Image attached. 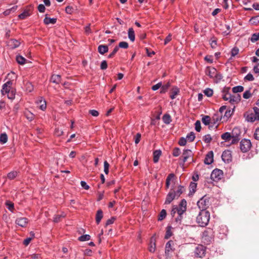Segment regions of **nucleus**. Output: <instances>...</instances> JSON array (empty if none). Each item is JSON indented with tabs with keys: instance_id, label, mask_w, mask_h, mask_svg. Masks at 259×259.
<instances>
[{
	"instance_id": "1",
	"label": "nucleus",
	"mask_w": 259,
	"mask_h": 259,
	"mask_svg": "<svg viewBox=\"0 0 259 259\" xmlns=\"http://www.w3.org/2000/svg\"><path fill=\"white\" fill-rule=\"evenodd\" d=\"M210 213L206 210H201L196 219V223L200 227H205L208 224Z\"/></svg>"
},
{
	"instance_id": "2",
	"label": "nucleus",
	"mask_w": 259,
	"mask_h": 259,
	"mask_svg": "<svg viewBox=\"0 0 259 259\" xmlns=\"http://www.w3.org/2000/svg\"><path fill=\"white\" fill-rule=\"evenodd\" d=\"M12 81L9 80L3 85L1 93L3 95L7 94L8 98L13 100L15 98L16 91L12 87Z\"/></svg>"
},
{
	"instance_id": "3",
	"label": "nucleus",
	"mask_w": 259,
	"mask_h": 259,
	"mask_svg": "<svg viewBox=\"0 0 259 259\" xmlns=\"http://www.w3.org/2000/svg\"><path fill=\"white\" fill-rule=\"evenodd\" d=\"M213 231L211 228L206 229L202 233V239L203 242L206 244H209L211 242L213 238Z\"/></svg>"
},
{
	"instance_id": "4",
	"label": "nucleus",
	"mask_w": 259,
	"mask_h": 259,
	"mask_svg": "<svg viewBox=\"0 0 259 259\" xmlns=\"http://www.w3.org/2000/svg\"><path fill=\"white\" fill-rule=\"evenodd\" d=\"M206 74L210 78H214L216 82L220 81L223 78L222 74L218 73L217 69L213 67H207L206 69Z\"/></svg>"
},
{
	"instance_id": "5",
	"label": "nucleus",
	"mask_w": 259,
	"mask_h": 259,
	"mask_svg": "<svg viewBox=\"0 0 259 259\" xmlns=\"http://www.w3.org/2000/svg\"><path fill=\"white\" fill-rule=\"evenodd\" d=\"M251 145V143L249 140L244 139L240 141L239 148L242 152L246 153L250 149Z\"/></svg>"
},
{
	"instance_id": "6",
	"label": "nucleus",
	"mask_w": 259,
	"mask_h": 259,
	"mask_svg": "<svg viewBox=\"0 0 259 259\" xmlns=\"http://www.w3.org/2000/svg\"><path fill=\"white\" fill-rule=\"evenodd\" d=\"M206 247L202 245H198L194 250V255L197 257L202 258L206 254Z\"/></svg>"
},
{
	"instance_id": "7",
	"label": "nucleus",
	"mask_w": 259,
	"mask_h": 259,
	"mask_svg": "<svg viewBox=\"0 0 259 259\" xmlns=\"http://www.w3.org/2000/svg\"><path fill=\"white\" fill-rule=\"evenodd\" d=\"M229 88H225L222 91V98L225 101H229L230 103H234L236 101L235 97L232 96L229 92Z\"/></svg>"
},
{
	"instance_id": "8",
	"label": "nucleus",
	"mask_w": 259,
	"mask_h": 259,
	"mask_svg": "<svg viewBox=\"0 0 259 259\" xmlns=\"http://www.w3.org/2000/svg\"><path fill=\"white\" fill-rule=\"evenodd\" d=\"M223 176V172L222 170L219 169H214L210 175L211 179L213 181H218L221 179Z\"/></svg>"
},
{
	"instance_id": "9",
	"label": "nucleus",
	"mask_w": 259,
	"mask_h": 259,
	"mask_svg": "<svg viewBox=\"0 0 259 259\" xmlns=\"http://www.w3.org/2000/svg\"><path fill=\"white\" fill-rule=\"evenodd\" d=\"M197 205L201 210H206L209 205V200L205 196L202 197L198 202Z\"/></svg>"
},
{
	"instance_id": "10",
	"label": "nucleus",
	"mask_w": 259,
	"mask_h": 259,
	"mask_svg": "<svg viewBox=\"0 0 259 259\" xmlns=\"http://www.w3.org/2000/svg\"><path fill=\"white\" fill-rule=\"evenodd\" d=\"M21 44L20 40L10 39L7 41V45L11 49H15L19 47Z\"/></svg>"
},
{
	"instance_id": "11",
	"label": "nucleus",
	"mask_w": 259,
	"mask_h": 259,
	"mask_svg": "<svg viewBox=\"0 0 259 259\" xmlns=\"http://www.w3.org/2000/svg\"><path fill=\"white\" fill-rule=\"evenodd\" d=\"M222 158L224 162L229 163L232 160L231 151L228 150L224 151L222 153Z\"/></svg>"
},
{
	"instance_id": "12",
	"label": "nucleus",
	"mask_w": 259,
	"mask_h": 259,
	"mask_svg": "<svg viewBox=\"0 0 259 259\" xmlns=\"http://www.w3.org/2000/svg\"><path fill=\"white\" fill-rule=\"evenodd\" d=\"M175 198H177L175 195V191L173 189H171L169 193L166 196V198L165 201V204H170L173 200Z\"/></svg>"
},
{
	"instance_id": "13",
	"label": "nucleus",
	"mask_w": 259,
	"mask_h": 259,
	"mask_svg": "<svg viewBox=\"0 0 259 259\" xmlns=\"http://www.w3.org/2000/svg\"><path fill=\"white\" fill-rule=\"evenodd\" d=\"M36 104L38 105L40 110L42 111L46 110L47 107L46 101L42 97L38 98L36 101Z\"/></svg>"
},
{
	"instance_id": "14",
	"label": "nucleus",
	"mask_w": 259,
	"mask_h": 259,
	"mask_svg": "<svg viewBox=\"0 0 259 259\" xmlns=\"http://www.w3.org/2000/svg\"><path fill=\"white\" fill-rule=\"evenodd\" d=\"M15 223L20 227H25L28 223V220L26 218H19L16 220Z\"/></svg>"
},
{
	"instance_id": "15",
	"label": "nucleus",
	"mask_w": 259,
	"mask_h": 259,
	"mask_svg": "<svg viewBox=\"0 0 259 259\" xmlns=\"http://www.w3.org/2000/svg\"><path fill=\"white\" fill-rule=\"evenodd\" d=\"M213 154L212 151L209 152L206 155L204 159V163L206 164H210L213 161Z\"/></svg>"
},
{
	"instance_id": "16",
	"label": "nucleus",
	"mask_w": 259,
	"mask_h": 259,
	"mask_svg": "<svg viewBox=\"0 0 259 259\" xmlns=\"http://www.w3.org/2000/svg\"><path fill=\"white\" fill-rule=\"evenodd\" d=\"M192 155V152L189 149H186L184 150L183 153V162H185L188 158Z\"/></svg>"
},
{
	"instance_id": "17",
	"label": "nucleus",
	"mask_w": 259,
	"mask_h": 259,
	"mask_svg": "<svg viewBox=\"0 0 259 259\" xmlns=\"http://www.w3.org/2000/svg\"><path fill=\"white\" fill-rule=\"evenodd\" d=\"M246 120L248 122H253L256 120L254 113H247L245 114Z\"/></svg>"
},
{
	"instance_id": "18",
	"label": "nucleus",
	"mask_w": 259,
	"mask_h": 259,
	"mask_svg": "<svg viewBox=\"0 0 259 259\" xmlns=\"http://www.w3.org/2000/svg\"><path fill=\"white\" fill-rule=\"evenodd\" d=\"M98 51L100 54L103 55L108 51V47L106 45H99L98 48Z\"/></svg>"
},
{
	"instance_id": "19",
	"label": "nucleus",
	"mask_w": 259,
	"mask_h": 259,
	"mask_svg": "<svg viewBox=\"0 0 259 259\" xmlns=\"http://www.w3.org/2000/svg\"><path fill=\"white\" fill-rule=\"evenodd\" d=\"M173 244V241L170 240L168 241L165 245V253L166 254L168 255L169 252L172 250L171 245Z\"/></svg>"
},
{
	"instance_id": "20",
	"label": "nucleus",
	"mask_w": 259,
	"mask_h": 259,
	"mask_svg": "<svg viewBox=\"0 0 259 259\" xmlns=\"http://www.w3.org/2000/svg\"><path fill=\"white\" fill-rule=\"evenodd\" d=\"M161 155V151L160 150H155L153 152V161L154 163H157Z\"/></svg>"
},
{
	"instance_id": "21",
	"label": "nucleus",
	"mask_w": 259,
	"mask_h": 259,
	"mask_svg": "<svg viewBox=\"0 0 259 259\" xmlns=\"http://www.w3.org/2000/svg\"><path fill=\"white\" fill-rule=\"evenodd\" d=\"M57 19L56 18H49L47 16L45 18L44 20V22L46 25H49L50 24H54L56 23Z\"/></svg>"
},
{
	"instance_id": "22",
	"label": "nucleus",
	"mask_w": 259,
	"mask_h": 259,
	"mask_svg": "<svg viewBox=\"0 0 259 259\" xmlns=\"http://www.w3.org/2000/svg\"><path fill=\"white\" fill-rule=\"evenodd\" d=\"M232 135L231 133L226 132L221 135V138L225 142L229 141L231 140Z\"/></svg>"
},
{
	"instance_id": "23",
	"label": "nucleus",
	"mask_w": 259,
	"mask_h": 259,
	"mask_svg": "<svg viewBox=\"0 0 259 259\" xmlns=\"http://www.w3.org/2000/svg\"><path fill=\"white\" fill-rule=\"evenodd\" d=\"M128 38L132 41H134L135 39V31L133 28H130L128 30Z\"/></svg>"
},
{
	"instance_id": "24",
	"label": "nucleus",
	"mask_w": 259,
	"mask_h": 259,
	"mask_svg": "<svg viewBox=\"0 0 259 259\" xmlns=\"http://www.w3.org/2000/svg\"><path fill=\"white\" fill-rule=\"evenodd\" d=\"M103 211L102 210L99 209L97 211L96 215V221L97 224H99L103 218Z\"/></svg>"
},
{
	"instance_id": "25",
	"label": "nucleus",
	"mask_w": 259,
	"mask_h": 259,
	"mask_svg": "<svg viewBox=\"0 0 259 259\" xmlns=\"http://www.w3.org/2000/svg\"><path fill=\"white\" fill-rule=\"evenodd\" d=\"M51 80L53 83L59 84L61 82V76L58 74H53Z\"/></svg>"
},
{
	"instance_id": "26",
	"label": "nucleus",
	"mask_w": 259,
	"mask_h": 259,
	"mask_svg": "<svg viewBox=\"0 0 259 259\" xmlns=\"http://www.w3.org/2000/svg\"><path fill=\"white\" fill-rule=\"evenodd\" d=\"M180 92L179 89L177 87L173 88L170 93V97L171 99L176 98Z\"/></svg>"
},
{
	"instance_id": "27",
	"label": "nucleus",
	"mask_w": 259,
	"mask_h": 259,
	"mask_svg": "<svg viewBox=\"0 0 259 259\" xmlns=\"http://www.w3.org/2000/svg\"><path fill=\"white\" fill-rule=\"evenodd\" d=\"M162 120L166 124H169L171 122V118L169 114H165L162 116Z\"/></svg>"
},
{
	"instance_id": "28",
	"label": "nucleus",
	"mask_w": 259,
	"mask_h": 259,
	"mask_svg": "<svg viewBox=\"0 0 259 259\" xmlns=\"http://www.w3.org/2000/svg\"><path fill=\"white\" fill-rule=\"evenodd\" d=\"M16 60L19 64L24 65L25 63L26 59L21 55H18L16 57Z\"/></svg>"
},
{
	"instance_id": "29",
	"label": "nucleus",
	"mask_w": 259,
	"mask_h": 259,
	"mask_svg": "<svg viewBox=\"0 0 259 259\" xmlns=\"http://www.w3.org/2000/svg\"><path fill=\"white\" fill-rule=\"evenodd\" d=\"M232 137H236L239 138L241 132L238 127H235L233 129L232 133H231Z\"/></svg>"
},
{
	"instance_id": "30",
	"label": "nucleus",
	"mask_w": 259,
	"mask_h": 259,
	"mask_svg": "<svg viewBox=\"0 0 259 259\" xmlns=\"http://www.w3.org/2000/svg\"><path fill=\"white\" fill-rule=\"evenodd\" d=\"M184 187L182 186H179L178 187V190L176 191H175V195L178 198L184 192Z\"/></svg>"
},
{
	"instance_id": "31",
	"label": "nucleus",
	"mask_w": 259,
	"mask_h": 259,
	"mask_svg": "<svg viewBox=\"0 0 259 259\" xmlns=\"http://www.w3.org/2000/svg\"><path fill=\"white\" fill-rule=\"evenodd\" d=\"M25 116L29 121H32L34 118V115L29 111H26L24 113Z\"/></svg>"
},
{
	"instance_id": "32",
	"label": "nucleus",
	"mask_w": 259,
	"mask_h": 259,
	"mask_svg": "<svg viewBox=\"0 0 259 259\" xmlns=\"http://www.w3.org/2000/svg\"><path fill=\"white\" fill-rule=\"evenodd\" d=\"M65 214L62 212L61 214H56L54 217L53 221L55 223H58L61 221V218H64Z\"/></svg>"
},
{
	"instance_id": "33",
	"label": "nucleus",
	"mask_w": 259,
	"mask_h": 259,
	"mask_svg": "<svg viewBox=\"0 0 259 259\" xmlns=\"http://www.w3.org/2000/svg\"><path fill=\"white\" fill-rule=\"evenodd\" d=\"M175 177V175L174 174H170L168 175V176L167 177L166 179V189H168L170 185V182L172 179H174Z\"/></svg>"
},
{
	"instance_id": "34",
	"label": "nucleus",
	"mask_w": 259,
	"mask_h": 259,
	"mask_svg": "<svg viewBox=\"0 0 259 259\" xmlns=\"http://www.w3.org/2000/svg\"><path fill=\"white\" fill-rule=\"evenodd\" d=\"M202 122L206 125H209L211 123L210 117L208 115L204 116L202 118Z\"/></svg>"
},
{
	"instance_id": "35",
	"label": "nucleus",
	"mask_w": 259,
	"mask_h": 259,
	"mask_svg": "<svg viewBox=\"0 0 259 259\" xmlns=\"http://www.w3.org/2000/svg\"><path fill=\"white\" fill-rule=\"evenodd\" d=\"M244 90L243 87L241 85H237L232 88V92L234 93H240Z\"/></svg>"
},
{
	"instance_id": "36",
	"label": "nucleus",
	"mask_w": 259,
	"mask_h": 259,
	"mask_svg": "<svg viewBox=\"0 0 259 259\" xmlns=\"http://www.w3.org/2000/svg\"><path fill=\"white\" fill-rule=\"evenodd\" d=\"M8 141V136L6 133H3L0 135V143L5 144Z\"/></svg>"
},
{
	"instance_id": "37",
	"label": "nucleus",
	"mask_w": 259,
	"mask_h": 259,
	"mask_svg": "<svg viewBox=\"0 0 259 259\" xmlns=\"http://www.w3.org/2000/svg\"><path fill=\"white\" fill-rule=\"evenodd\" d=\"M18 175V172L16 171H12L9 172L8 175V178L11 180L14 179L17 177Z\"/></svg>"
},
{
	"instance_id": "38",
	"label": "nucleus",
	"mask_w": 259,
	"mask_h": 259,
	"mask_svg": "<svg viewBox=\"0 0 259 259\" xmlns=\"http://www.w3.org/2000/svg\"><path fill=\"white\" fill-rule=\"evenodd\" d=\"M195 135L194 132H190L187 134L186 136V139H187L189 142H193L195 139Z\"/></svg>"
},
{
	"instance_id": "39",
	"label": "nucleus",
	"mask_w": 259,
	"mask_h": 259,
	"mask_svg": "<svg viewBox=\"0 0 259 259\" xmlns=\"http://www.w3.org/2000/svg\"><path fill=\"white\" fill-rule=\"evenodd\" d=\"M169 87H170V84L168 82L163 85H161V87H160L161 88L160 93H161V94L165 93L167 91V90L168 89Z\"/></svg>"
},
{
	"instance_id": "40",
	"label": "nucleus",
	"mask_w": 259,
	"mask_h": 259,
	"mask_svg": "<svg viewBox=\"0 0 259 259\" xmlns=\"http://www.w3.org/2000/svg\"><path fill=\"white\" fill-rule=\"evenodd\" d=\"M91 239V236L88 234H85L80 236L78 238V240L80 241H88Z\"/></svg>"
},
{
	"instance_id": "41",
	"label": "nucleus",
	"mask_w": 259,
	"mask_h": 259,
	"mask_svg": "<svg viewBox=\"0 0 259 259\" xmlns=\"http://www.w3.org/2000/svg\"><path fill=\"white\" fill-rule=\"evenodd\" d=\"M172 235V232L171 231V227L168 226L166 228V231L165 235V238L168 239Z\"/></svg>"
},
{
	"instance_id": "42",
	"label": "nucleus",
	"mask_w": 259,
	"mask_h": 259,
	"mask_svg": "<svg viewBox=\"0 0 259 259\" xmlns=\"http://www.w3.org/2000/svg\"><path fill=\"white\" fill-rule=\"evenodd\" d=\"M203 93L207 97H211L213 95V90L210 88H207L204 90Z\"/></svg>"
},
{
	"instance_id": "43",
	"label": "nucleus",
	"mask_w": 259,
	"mask_h": 259,
	"mask_svg": "<svg viewBox=\"0 0 259 259\" xmlns=\"http://www.w3.org/2000/svg\"><path fill=\"white\" fill-rule=\"evenodd\" d=\"M166 215V211L165 209H162L158 217V221H162L163 220Z\"/></svg>"
},
{
	"instance_id": "44",
	"label": "nucleus",
	"mask_w": 259,
	"mask_h": 259,
	"mask_svg": "<svg viewBox=\"0 0 259 259\" xmlns=\"http://www.w3.org/2000/svg\"><path fill=\"white\" fill-rule=\"evenodd\" d=\"M196 187H197L196 183H195L194 182H191V183L190 184V186H189L190 192L191 193H194L196 191Z\"/></svg>"
},
{
	"instance_id": "45",
	"label": "nucleus",
	"mask_w": 259,
	"mask_h": 259,
	"mask_svg": "<svg viewBox=\"0 0 259 259\" xmlns=\"http://www.w3.org/2000/svg\"><path fill=\"white\" fill-rule=\"evenodd\" d=\"M254 79V78L253 75L251 73H248L244 78V80L245 81H253Z\"/></svg>"
},
{
	"instance_id": "46",
	"label": "nucleus",
	"mask_w": 259,
	"mask_h": 259,
	"mask_svg": "<svg viewBox=\"0 0 259 259\" xmlns=\"http://www.w3.org/2000/svg\"><path fill=\"white\" fill-rule=\"evenodd\" d=\"M259 39V33H253L251 35L250 40L252 42H254Z\"/></svg>"
},
{
	"instance_id": "47",
	"label": "nucleus",
	"mask_w": 259,
	"mask_h": 259,
	"mask_svg": "<svg viewBox=\"0 0 259 259\" xmlns=\"http://www.w3.org/2000/svg\"><path fill=\"white\" fill-rule=\"evenodd\" d=\"M29 16V13L27 11H25L22 13L20 14L19 15V18L21 19H24L26 18L27 17Z\"/></svg>"
},
{
	"instance_id": "48",
	"label": "nucleus",
	"mask_w": 259,
	"mask_h": 259,
	"mask_svg": "<svg viewBox=\"0 0 259 259\" xmlns=\"http://www.w3.org/2000/svg\"><path fill=\"white\" fill-rule=\"evenodd\" d=\"M151 240V241L150 246H149V250L150 252H154L155 250L156 245L154 242L153 243H152L153 238H152Z\"/></svg>"
},
{
	"instance_id": "49",
	"label": "nucleus",
	"mask_w": 259,
	"mask_h": 259,
	"mask_svg": "<svg viewBox=\"0 0 259 259\" xmlns=\"http://www.w3.org/2000/svg\"><path fill=\"white\" fill-rule=\"evenodd\" d=\"M203 140L205 143H209L211 142L212 138H211V136L209 134H208V135H205L203 137Z\"/></svg>"
},
{
	"instance_id": "50",
	"label": "nucleus",
	"mask_w": 259,
	"mask_h": 259,
	"mask_svg": "<svg viewBox=\"0 0 259 259\" xmlns=\"http://www.w3.org/2000/svg\"><path fill=\"white\" fill-rule=\"evenodd\" d=\"M109 164L107 161L104 162V171L105 174L107 175L109 173Z\"/></svg>"
},
{
	"instance_id": "51",
	"label": "nucleus",
	"mask_w": 259,
	"mask_h": 259,
	"mask_svg": "<svg viewBox=\"0 0 259 259\" xmlns=\"http://www.w3.org/2000/svg\"><path fill=\"white\" fill-rule=\"evenodd\" d=\"M251 96V94L249 90H246L245 91L243 94V97L244 99H248L250 98Z\"/></svg>"
},
{
	"instance_id": "52",
	"label": "nucleus",
	"mask_w": 259,
	"mask_h": 259,
	"mask_svg": "<svg viewBox=\"0 0 259 259\" xmlns=\"http://www.w3.org/2000/svg\"><path fill=\"white\" fill-rule=\"evenodd\" d=\"M250 22L253 24H257L259 23V16L252 17L250 20Z\"/></svg>"
},
{
	"instance_id": "53",
	"label": "nucleus",
	"mask_w": 259,
	"mask_h": 259,
	"mask_svg": "<svg viewBox=\"0 0 259 259\" xmlns=\"http://www.w3.org/2000/svg\"><path fill=\"white\" fill-rule=\"evenodd\" d=\"M195 128L197 132H199L201 130V123L199 120H197L195 123Z\"/></svg>"
},
{
	"instance_id": "54",
	"label": "nucleus",
	"mask_w": 259,
	"mask_h": 259,
	"mask_svg": "<svg viewBox=\"0 0 259 259\" xmlns=\"http://www.w3.org/2000/svg\"><path fill=\"white\" fill-rule=\"evenodd\" d=\"M6 204L7 206V208L11 211H13V210L14 209V204L10 201H7L6 203Z\"/></svg>"
},
{
	"instance_id": "55",
	"label": "nucleus",
	"mask_w": 259,
	"mask_h": 259,
	"mask_svg": "<svg viewBox=\"0 0 259 259\" xmlns=\"http://www.w3.org/2000/svg\"><path fill=\"white\" fill-rule=\"evenodd\" d=\"M118 48L127 49L128 47V44L125 41H121L119 43Z\"/></svg>"
},
{
	"instance_id": "56",
	"label": "nucleus",
	"mask_w": 259,
	"mask_h": 259,
	"mask_svg": "<svg viewBox=\"0 0 259 259\" xmlns=\"http://www.w3.org/2000/svg\"><path fill=\"white\" fill-rule=\"evenodd\" d=\"M118 51V47L116 46L114 49H113V51L108 55V58H112L115 54L117 53V52Z\"/></svg>"
},
{
	"instance_id": "57",
	"label": "nucleus",
	"mask_w": 259,
	"mask_h": 259,
	"mask_svg": "<svg viewBox=\"0 0 259 259\" xmlns=\"http://www.w3.org/2000/svg\"><path fill=\"white\" fill-rule=\"evenodd\" d=\"M181 153L180 149L179 148H175L173 150L172 155L175 157H177L180 155Z\"/></svg>"
},
{
	"instance_id": "58",
	"label": "nucleus",
	"mask_w": 259,
	"mask_h": 259,
	"mask_svg": "<svg viewBox=\"0 0 259 259\" xmlns=\"http://www.w3.org/2000/svg\"><path fill=\"white\" fill-rule=\"evenodd\" d=\"M239 53V49L237 47L233 48L231 50V56L234 57Z\"/></svg>"
},
{
	"instance_id": "59",
	"label": "nucleus",
	"mask_w": 259,
	"mask_h": 259,
	"mask_svg": "<svg viewBox=\"0 0 259 259\" xmlns=\"http://www.w3.org/2000/svg\"><path fill=\"white\" fill-rule=\"evenodd\" d=\"M186 143H187L186 139L184 137L181 138L179 141V144L180 146H182L186 145Z\"/></svg>"
},
{
	"instance_id": "60",
	"label": "nucleus",
	"mask_w": 259,
	"mask_h": 259,
	"mask_svg": "<svg viewBox=\"0 0 259 259\" xmlns=\"http://www.w3.org/2000/svg\"><path fill=\"white\" fill-rule=\"evenodd\" d=\"M253 109L256 120H259V108L254 107L253 108Z\"/></svg>"
},
{
	"instance_id": "61",
	"label": "nucleus",
	"mask_w": 259,
	"mask_h": 259,
	"mask_svg": "<svg viewBox=\"0 0 259 259\" xmlns=\"http://www.w3.org/2000/svg\"><path fill=\"white\" fill-rule=\"evenodd\" d=\"M16 8H17V6L16 7H12L11 9H9V10H7L6 11H5L4 12V14L5 15V16H7V15H8L9 14H10V12L11 11H13V12H14L16 10Z\"/></svg>"
},
{
	"instance_id": "62",
	"label": "nucleus",
	"mask_w": 259,
	"mask_h": 259,
	"mask_svg": "<svg viewBox=\"0 0 259 259\" xmlns=\"http://www.w3.org/2000/svg\"><path fill=\"white\" fill-rule=\"evenodd\" d=\"M100 68L102 70H105L107 68V63L105 60H104L101 62Z\"/></svg>"
},
{
	"instance_id": "63",
	"label": "nucleus",
	"mask_w": 259,
	"mask_h": 259,
	"mask_svg": "<svg viewBox=\"0 0 259 259\" xmlns=\"http://www.w3.org/2000/svg\"><path fill=\"white\" fill-rule=\"evenodd\" d=\"M187 202L185 199H183L180 204V207H181L182 209L186 208V209Z\"/></svg>"
},
{
	"instance_id": "64",
	"label": "nucleus",
	"mask_w": 259,
	"mask_h": 259,
	"mask_svg": "<svg viewBox=\"0 0 259 259\" xmlns=\"http://www.w3.org/2000/svg\"><path fill=\"white\" fill-rule=\"evenodd\" d=\"M254 137L256 140H259V127L255 130Z\"/></svg>"
}]
</instances>
